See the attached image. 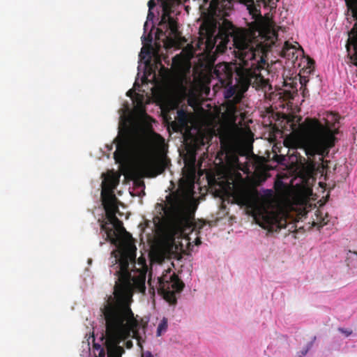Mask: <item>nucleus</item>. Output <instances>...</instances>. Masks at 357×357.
<instances>
[{
  "instance_id": "obj_5",
  "label": "nucleus",
  "mask_w": 357,
  "mask_h": 357,
  "mask_svg": "<svg viewBox=\"0 0 357 357\" xmlns=\"http://www.w3.org/2000/svg\"><path fill=\"white\" fill-rule=\"evenodd\" d=\"M220 32V35L225 38H227L229 36L234 37V44L237 49L236 56L239 59L240 67L236 71L235 79L237 86L241 91H236L229 100L235 108V105L241 101L243 97V93L250 86L256 89H263L266 86V81L259 74L261 62L264 61L259 54L256 56L257 51L249 47L245 35L240 32H235L230 23H225Z\"/></svg>"
},
{
  "instance_id": "obj_29",
  "label": "nucleus",
  "mask_w": 357,
  "mask_h": 357,
  "mask_svg": "<svg viewBox=\"0 0 357 357\" xmlns=\"http://www.w3.org/2000/svg\"><path fill=\"white\" fill-rule=\"evenodd\" d=\"M125 345H126V347L128 349H131L132 347H133V343H132V341L129 340H127L125 343Z\"/></svg>"
},
{
  "instance_id": "obj_17",
  "label": "nucleus",
  "mask_w": 357,
  "mask_h": 357,
  "mask_svg": "<svg viewBox=\"0 0 357 357\" xmlns=\"http://www.w3.org/2000/svg\"><path fill=\"white\" fill-rule=\"evenodd\" d=\"M235 195L239 203L242 204H248L251 201L250 192L243 188L238 189L236 191Z\"/></svg>"
},
{
  "instance_id": "obj_2",
  "label": "nucleus",
  "mask_w": 357,
  "mask_h": 357,
  "mask_svg": "<svg viewBox=\"0 0 357 357\" xmlns=\"http://www.w3.org/2000/svg\"><path fill=\"white\" fill-rule=\"evenodd\" d=\"M101 229L107 235V239L117 247L112 252L109 272L117 277L114 287V291L133 294L134 291H145L146 271L134 270L133 275L130 271L129 266H135L137 248L130 233L123 227V222L116 217L101 224Z\"/></svg>"
},
{
  "instance_id": "obj_27",
  "label": "nucleus",
  "mask_w": 357,
  "mask_h": 357,
  "mask_svg": "<svg viewBox=\"0 0 357 357\" xmlns=\"http://www.w3.org/2000/svg\"><path fill=\"white\" fill-rule=\"evenodd\" d=\"M148 6L149 10H151L155 6V0H149L148 2Z\"/></svg>"
},
{
  "instance_id": "obj_20",
  "label": "nucleus",
  "mask_w": 357,
  "mask_h": 357,
  "mask_svg": "<svg viewBox=\"0 0 357 357\" xmlns=\"http://www.w3.org/2000/svg\"><path fill=\"white\" fill-rule=\"evenodd\" d=\"M176 120L181 125H186L188 121V116L187 112L182 109H178L177 111Z\"/></svg>"
},
{
  "instance_id": "obj_6",
  "label": "nucleus",
  "mask_w": 357,
  "mask_h": 357,
  "mask_svg": "<svg viewBox=\"0 0 357 357\" xmlns=\"http://www.w3.org/2000/svg\"><path fill=\"white\" fill-rule=\"evenodd\" d=\"M114 141L116 149L114 153V158L117 163L123 162L131 151L149 155L153 150L161 149L165 145V139L156 132H153L149 138L146 139L130 130L120 132Z\"/></svg>"
},
{
  "instance_id": "obj_13",
  "label": "nucleus",
  "mask_w": 357,
  "mask_h": 357,
  "mask_svg": "<svg viewBox=\"0 0 357 357\" xmlns=\"http://www.w3.org/2000/svg\"><path fill=\"white\" fill-rule=\"evenodd\" d=\"M287 221L285 219L274 212L266 211L262 215L261 220L259 225L269 232H277L282 228L285 227Z\"/></svg>"
},
{
  "instance_id": "obj_32",
  "label": "nucleus",
  "mask_w": 357,
  "mask_h": 357,
  "mask_svg": "<svg viewBox=\"0 0 357 357\" xmlns=\"http://www.w3.org/2000/svg\"><path fill=\"white\" fill-rule=\"evenodd\" d=\"M144 53H146L147 54H150V52L149 50H146L145 51V48L144 47H142V51H141V54H144Z\"/></svg>"
},
{
  "instance_id": "obj_31",
  "label": "nucleus",
  "mask_w": 357,
  "mask_h": 357,
  "mask_svg": "<svg viewBox=\"0 0 357 357\" xmlns=\"http://www.w3.org/2000/svg\"><path fill=\"white\" fill-rule=\"evenodd\" d=\"M154 17V14L152 13L151 10H149L148 16L147 18L149 20H152Z\"/></svg>"
},
{
  "instance_id": "obj_8",
  "label": "nucleus",
  "mask_w": 357,
  "mask_h": 357,
  "mask_svg": "<svg viewBox=\"0 0 357 357\" xmlns=\"http://www.w3.org/2000/svg\"><path fill=\"white\" fill-rule=\"evenodd\" d=\"M178 0H163L162 1V15L158 24V32L167 38L177 39L180 37L178 23L172 16L174 6Z\"/></svg>"
},
{
  "instance_id": "obj_19",
  "label": "nucleus",
  "mask_w": 357,
  "mask_h": 357,
  "mask_svg": "<svg viewBox=\"0 0 357 357\" xmlns=\"http://www.w3.org/2000/svg\"><path fill=\"white\" fill-rule=\"evenodd\" d=\"M295 52V47L290 44L289 42H285L284 47L282 50L281 54L284 57H288V59H290L289 56L291 55L294 56Z\"/></svg>"
},
{
  "instance_id": "obj_22",
  "label": "nucleus",
  "mask_w": 357,
  "mask_h": 357,
  "mask_svg": "<svg viewBox=\"0 0 357 357\" xmlns=\"http://www.w3.org/2000/svg\"><path fill=\"white\" fill-rule=\"evenodd\" d=\"M167 319L163 318L158 326L157 335L160 336L162 333L165 332L167 329Z\"/></svg>"
},
{
  "instance_id": "obj_33",
  "label": "nucleus",
  "mask_w": 357,
  "mask_h": 357,
  "mask_svg": "<svg viewBox=\"0 0 357 357\" xmlns=\"http://www.w3.org/2000/svg\"><path fill=\"white\" fill-rule=\"evenodd\" d=\"M147 40H148V41H149V42H151V41L152 40V36H151V35H150V34H149V35L148 36V37H147Z\"/></svg>"
},
{
  "instance_id": "obj_34",
  "label": "nucleus",
  "mask_w": 357,
  "mask_h": 357,
  "mask_svg": "<svg viewBox=\"0 0 357 357\" xmlns=\"http://www.w3.org/2000/svg\"><path fill=\"white\" fill-rule=\"evenodd\" d=\"M132 93V90H130L127 92V96H130Z\"/></svg>"
},
{
  "instance_id": "obj_4",
  "label": "nucleus",
  "mask_w": 357,
  "mask_h": 357,
  "mask_svg": "<svg viewBox=\"0 0 357 357\" xmlns=\"http://www.w3.org/2000/svg\"><path fill=\"white\" fill-rule=\"evenodd\" d=\"M197 206L190 191L178 190L166 197L165 203L156 204L155 227L163 237L174 241L192 229Z\"/></svg>"
},
{
  "instance_id": "obj_11",
  "label": "nucleus",
  "mask_w": 357,
  "mask_h": 357,
  "mask_svg": "<svg viewBox=\"0 0 357 357\" xmlns=\"http://www.w3.org/2000/svg\"><path fill=\"white\" fill-rule=\"evenodd\" d=\"M226 22H229V23H230L233 26V29H234V31L235 32H240V33H243L245 35V37L246 40H247V42L248 43L249 47H251L252 50L257 51V52H256V56H257V54H259L260 55V56L262 57V59H264V61L261 62V68H260V69H259V72H260L261 70L264 68V66L266 64V60L264 59V54L263 50L261 48H259V47H254V44H253V42H252V39L250 38V36L248 35V33H247V31L245 29H239V28L236 27L232 24L231 22L229 21L227 19H224L222 22V24H220V26H219L218 33V35H217V38L220 39V43L217 46V50H218V51H223L225 48H227V45L230 43L232 45V46L234 47V53L235 57L237 58L239 60V59L236 56V52L237 49L236 48V46L234 44V37L231 36H229V37L227 38H225L222 37L223 36L220 35L221 29L223 27L225 23H226ZM258 46H259V44H257L256 47H258Z\"/></svg>"
},
{
  "instance_id": "obj_15",
  "label": "nucleus",
  "mask_w": 357,
  "mask_h": 357,
  "mask_svg": "<svg viewBox=\"0 0 357 357\" xmlns=\"http://www.w3.org/2000/svg\"><path fill=\"white\" fill-rule=\"evenodd\" d=\"M167 165L165 158H150L144 162L143 167L150 176H156L165 171Z\"/></svg>"
},
{
  "instance_id": "obj_1",
  "label": "nucleus",
  "mask_w": 357,
  "mask_h": 357,
  "mask_svg": "<svg viewBox=\"0 0 357 357\" xmlns=\"http://www.w3.org/2000/svg\"><path fill=\"white\" fill-rule=\"evenodd\" d=\"M132 294L114 291L100 307L105 321V334L102 340H105L107 353L103 347L94 344V349L98 351L96 357H122L125 349L119 344L130 337L136 339L137 345L143 349L139 330L142 326L144 331L145 324L138 321L130 308Z\"/></svg>"
},
{
  "instance_id": "obj_28",
  "label": "nucleus",
  "mask_w": 357,
  "mask_h": 357,
  "mask_svg": "<svg viewBox=\"0 0 357 357\" xmlns=\"http://www.w3.org/2000/svg\"><path fill=\"white\" fill-rule=\"evenodd\" d=\"M307 82V80L305 79V77H301L300 78V83H301V89L306 86V83Z\"/></svg>"
},
{
  "instance_id": "obj_18",
  "label": "nucleus",
  "mask_w": 357,
  "mask_h": 357,
  "mask_svg": "<svg viewBox=\"0 0 357 357\" xmlns=\"http://www.w3.org/2000/svg\"><path fill=\"white\" fill-rule=\"evenodd\" d=\"M346 263L350 269L357 271V252L349 250L347 253Z\"/></svg>"
},
{
  "instance_id": "obj_26",
  "label": "nucleus",
  "mask_w": 357,
  "mask_h": 357,
  "mask_svg": "<svg viewBox=\"0 0 357 357\" xmlns=\"http://www.w3.org/2000/svg\"><path fill=\"white\" fill-rule=\"evenodd\" d=\"M278 0H268L269 6L271 8H276Z\"/></svg>"
},
{
  "instance_id": "obj_12",
  "label": "nucleus",
  "mask_w": 357,
  "mask_h": 357,
  "mask_svg": "<svg viewBox=\"0 0 357 357\" xmlns=\"http://www.w3.org/2000/svg\"><path fill=\"white\" fill-rule=\"evenodd\" d=\"M214 74L222 86L228 87L225 93V97L229 101L236 93V87H238L236 79L235 84H233L234 72L232 68L226 63H219L214 69Z\"/></svg>"
},
{
  "instance_id": "obj_10",
  "label": "nucleus",
  "mask_w": 357,
  "mask_h": 357,
  "mask_svg": "<svg viewBox=\"0 0 357 357\" xmlns=\"http://www.w3.org/2000/svg\"><path fill=\"white\" fill-rule=\"evenodd\" d=\"M226 22H229V23H230L233 26V29H234V31L235 32H240V33H243L245 35V37L246 40H247V42L248 43L249 47H251L252 50L257 51V52H256V56H257V54H259L260 55V56L262 57V59H264V61L261 62V68H260V69H259V72H260L261 70L264 68V66L266 64V60L264 59V54L263 50L261 48H259V47H254V44H253V42H252V39L250 38V36L248 35V33H247V31L245 29H239V28L236 27L232 24L231 22L229 21L227 19H224L222 22V24H220V26H219L218 33V35H217V38L220 39V43L217 46V50H218V51H223L225 48H227V45L230 43L232 45V46L234 47V53L235 57L237 58L239 60V59L236 56V52L237 49L236 48V46L234 44V37L231 36H229V37L227 38H225L222 37L223 36L220 35L221 29L223 27L225 23H226ZM258 46H259V44H257L256 47H258Z\"/></svg>"
},
{
  "instance_id": "obj_14",
  "label": "nucleus",
  "mask_w": 357,
  "mask_h": 357,
  "mask_svg": "<svg viewBox=\"0 0 357 357\" xmlns=\"http://www.w3.org/2000/svg\"><path fill=\"white\" fill-rule=\"evenodd\" d=\"M101 200L105 210L107 220H116V214L119 212V206L115 195L110 190H106L104 188L101 192Z\"/></svg>"
},
{
  "instance_id": "obj_25",
  "label": "nucleus",
  "mask_w": 357,
  "mask_h": 357,
  "mask_svg": "<svg viewBox=\"0 0 357 357\" xmlns=\"http://www.w3.org/2000/svg\"><path fill=\"white\" fill-rule=\"evenodd\" d=\"M301 90H302V96L303 98L309 96V91L307 90L306 86L303 87L302 89H301Z\"/></svg>"
},
{
  "instance_id": "obj_24",
  "label": "nucleus",
  "mask_w": 357,
  "mask_h": 357,
  "mask_svg": "<svg viewBox=\"0 0 357 357\" xmlns=\"http://www.w3.org/2000/svg\"><path fill=\"white\" fill-rule=\"evenodd\" d=\"M338 330L341 333H344L347 337L349 336L352 333L351 331L347 330V329H344V328H340Z\"/></svg>"
},
{
  "instance_id": "obj_23",
  "label": "nucleus",
  "mask_w": 357,
  "mask_h": 357,
  "mask_svg": "<svg viewBox=\"0 0 357 357\" xmlns=\"http://www.w3.org/2000/svg\"><path fill=\"white\" fill-rule=\"evenodd\" d=\"M316 339V337H314L313 340L309 342L306 347L304 348L303 350H301V351H299L298 353V357H303L305 355L307 354V353L308 352V351L311 349V347H312V344H313V342Z\"/></svg>"
},
{
  "instance_id": "obj_16",
  "label": "nucleus",
  "mask_w": 357,
  "mask_h": 357,
  "mask_svg": "<svg viewBox=\"0 0 357 357\" xmlns=\"http://www.w3.org/2000/svg\"><path fill=\"white\" fill-rule=\"evenodd\" d=\"M234 3L229 0H211V8L218 16H229V13L233 9Z\"/></svg>"
},
{
  "instance_id": "obj_7",
  "label": "nucleus",
  "mask_w": 357,
  "mask_h": 357,
  "mask_svg": "<svg viewBox=\"0 0 357 357\" xmlns=\"http://www.w3.org/2000/svg\"><path fill=\"white\" fill-rule=\"evenodd\" d=\"M158 291L163 298L171 305L177 303V294H181L185 284L175 273H172L170 269L158 278Z\"/></svg>"
},
{
  "instance_id": "obj_21",
  "label": "nucleus",
  "mask_w": 357,
  "mask_h": 357,
  "mask_svg": "<svg viewBox=\"0 0 357 357\" xmlns=\"http://www.w3.org/2000/svg\"><path fill=\"white\" fill-rule=\"evenodd\" d=\"M190 58H174L173 63L177 68H182Z\"/></svg>"
},
{
  "instance_id": "obj_9",
  "label": "nucleus",
  "mask_w": 357,
  "mask_h": 357,
  "mask_svg": "<svg viewBox=\"0 0 357 357\" xmlns=\"http://www.w3.org/2000/svg\"><path fill=\"white\" fill-rule=\"evenodd\" d=\"M347 8V15L356 21L351 29L348 31L346 50L350 62L357 66V0H344Z\"/></svg>"
},
{
  "instance_id": "obj_3",
  "label": "nucleus",
  "mask_w": 357,
  "mask_h": 357,
  "mask_svg": "<svg viewBox=\"0 0 357 357\" xmlns=\"http://www.w3.org/2000/svg\"><path fill=\"white\" fill-rule=\"evenodd\" d=\"M340 116L331 112L327 119L321 121L316 118L307 117L299 125V135L291 139L284 140V144L289 148L288 154L291 158H295L298 165L314 166L313 160L316 155L326 157L337 141L336 135L339 132L336 124Z\"/></svg>"
},
{
  "instance_id": "obj_30",
  "label": "nucleus",
  "mask_w": 357,
  "mask_h": 357,
  "mask_svg": "<svg viewBox=\"0 0 357 357\" xmlns=\"http://www.w3.org/2000/svg\"><path fill=\"white\" fill-rule=\"evenodd\" d=\"M142 357H153V356L151 352L146 351H142Z\"/></svg>"
}]
</instances>
